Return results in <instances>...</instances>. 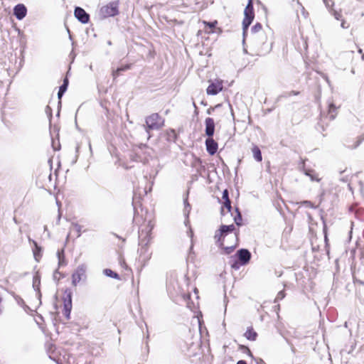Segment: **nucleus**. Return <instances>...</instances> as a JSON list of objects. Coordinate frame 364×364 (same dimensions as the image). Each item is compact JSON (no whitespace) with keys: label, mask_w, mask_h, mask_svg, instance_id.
Here are the masks:
<instances>
[{"label":"nucleus","mask_w":364,"mask_h":364,"mask_svg":"<svg viewBox=\"0 0 364 364\" xmlns=\"http://www.w3.org/2000/svg\"><path fill=\"white\" fill-rule=\"evenodd\" d=\"M103 273L108 277H111L116 279H120L119 275L117 272L112 271L110 269H105L103 270Z\"/></svg>","instance_id":"obj_25"},{"label":"nucleus","mask_w":364,"mask_h":364,"mask_svg":"<svg viewBox=\"0 0 364 364\" xmlns=\"http://www.w3.org/2000/svg\"><path fill=\"white\" fill-rule=\"evenodd\" d=\"M57 277H58V275H56V274H55V279H57Z\"/></svg>","instance_id":"obj_60"},{"label":"nucleus","mask_w":364,"mask_h":364,"mask_svg":"<svg viewBox=\"0 0 364 364\" xmlns=\"http://www.w3.org/2000/svg\"><path fill=\"white\" fill-rule=\"evenodd\" d=\"M45 111L49 118V120L50 121L52 118V109L48 105L46 107Z\"/></svg>","instance_id":"obj_39"},{"label":"nucleus","mask_w":364,"mask_h":364,"mask_svg":"<svg viewBox=\"0 0 364 364\" xmlns=\"http://www.w3.org/2000/svg\"><path fill=\"white\" fill-rule=\"evenodd\" d=\"M73 51H72V52L70 53V55H73Z\"/></svg>","instance_id":"obj_57"},{"label":"nucleus","mask_w":364,"mask_h":364,"mask_svg":"<svg viewBox=\"0 0 364 364\" xmlns=\"http://www.w3.org/2000/svg\"><path fill=\"white\" fill-rule=\"evenodd\" d=\"M57 257L58 259V265L59 266H64L66 264L63 250H58L57 252Z\"/></svg>","instance_id":"obj_26"},{"label":"nucleus","mask_w":364,"mask_h":364,"mask_svg":"<svg viewBox=\"0 0 364 364\" xmlns=\"http://www.w3.org/2000/svg\"><path fill=\"white\" fill-rule=\"evenodd\" d=\"M214 107H210L207 109V114H211L213 111L214 110Z\"/></svg>","instance_id":"obj_45"},{"label":"nucleus","mask_w":364,"mask_h":364,"mask_svg":"<svg viewBox=\"0 0 364 364\" xmlns=\"http://www.w3.org/2000/svg\"><path fill=\"white\" fill-rule=\"evenodd\" d=\"M72 306V291L66 289L63 296V315L68 320L70 318Z\"/></svg>","instance_id":"obj_7"},{"label":"nucleus","mask_w":364,"mask_h":364,"mask_svg":"<svg viewBox=\"0 0 364 364\" xmlns=\"http://www.w3.org/2000/svg\"><path fill=\"white\" fill-rule=\"evenodd\" d=\"M79 149H80V146H77V147H76V152H78V151H79Z\"/></svg>","instance_id":"obj_53"},{"label":"nucleus","mask_w":364,"mask_h":364,"mask_svg":"<svg viewBox=\"0 0 364 364\" xmlns=\"http://www.w3.org/2000/svg\"><path fill=\"white\" fill-rule=\"evenodd\" d=\"M224 208H225L227 209V211L228 213H230L231 212V210H232V206H231V201L230 200H224V204H223V207L221 208V210H220V213L221 215H225V210H224Z\"/></svg>","instance_id":"obj_28"},{"label":"nucleus","mask_w":364,"mask_h":364,"mask_svg":"<svg viewBox=\"0 0 364 364\" xmlns=\"http://www.w3.org/2000/svg\"><path fill=\"white\" fill-rule=\"evenodd\" d=\"M74 16L81 23L86 24L90 21V14L82 7H75Z\"/></svg>","instance_id":"obj_10"},{"label":"nucleus","mask_w":364,"mask_h":364,"mask_svg":"<svg viewBox=\"0 0 364 364\" xmlns=\"http://www.w3.org/2000/svg\"><path fill=\"white\" fill-rule=\"evenodd\" d=\"M86 265L84 264H80L75 271L72 274V284L77 286V284L82 280L86 278Z\"/></svg>","instance_id":"obj_9"},{"label":"nucleus","mask_w":364,"mask_h":364,"mask_svg":"<svg viewBox=\"0 0 364 364\" xmlns=\"http://www.w3.org/2000/svg\"><path fill=\"white\" fill-rule=\"evenodd\" d=\"M300 203L310 208L316 209L317 208V206L314 205L310 200H303Z\"/></svg>","instance_id":"obj_32"},{"label":"nucleus","mask_w":364,"mask_h":364,"mask_svg":"<svg viewBox=\"0 0 364 364\" xmlns=\"http://www.w3.org/2000/svg\"><path fill=\"white\" fill-rule=\"evenodd\" d=\"M134 218H133V222L135 223L136 225H139L140 220L136 214V210L135 206H134Z\"/></svg>","instance_id":"obj_35"},{"label":"nucleus","mask_w":364,"mask_h":364,"mask_svg":"<svg viewBox=\"0 0 364 364\" xmlns=\"http://www.w3.org/2000/svg\"><path fill=\"white\" fill-rule=\"evenodd\" d=\"M362 59L364 60V54L362 55Z\"/></svg>","instance_id":"obj_58"},{"label":"nucleus","mask_w":364,"mask_h":364,"mask_svg":"<svg viewBox=\"0 0 364 364\" xmlns=\"http://www.w3.org/2000/svg\"><path fill=\"white\" fill-rule=\"evenodd\" d=\"M236 215L234 217V221L237 226L242 225V218L241 213L237 207L235 208Z\"/></svg>","instance_id":"obj_27"},{"label":"nucleus","mask_w":364,"mask_h":364,"mask_svg":"<svg viewBox=\"0 0 364 364\" xmlns=\"http://www.w3.org/2000/svg\"><path fill=\"white\" fill-rule=\"evenodd\" d=\"M60 274L58 270H55V272H54V274H53V279H55V274Z\"/></svg>","instance_id":"obj_48"},{"label":"nucleus","mask_w":364,"mask_h":364,"mask_svg":"<svg viewBox=\"0 0 364 364\" xmlns=\"http://www.w3.org/2000/svg\"><path fill=\"white\" fill-rule=\"evenodd\" d=\"M121 72H117V70H114L112 72V75L114 77V78H116L120 73Z\"/></svg>","instance_id":"obj_44"},{"label":"nucleus","mask_w":364,"mask_h":364,"mask_svg":"<svg viewBox=\"0 0 364 364\" xmlns=\"http://www.w3.org/2000/svg\"><path fill=\"white\" fill-rule=\"evenodd\" d=\"M229 107H230V110H231V114H232V117L234 118V112H233V109L232 108V105L230 104H229Z\"/></svg>","instance_id":"obj_47"},{"label":"nucleus","mask_w":364,"mask_h":364,"mask_svg":"<svg viewBox=\"0 0 364 364\" xmlns=\"http://www.w3.org/2000/svg\"><path fill=\"white\" fill-rule=\"evenodd\" d=\"M183 203H184L183 214L186 217V220H185L184 223H185V225L187 226L189 223L188 215H189V213H190L191 209V205L189 204V203L188 201V196L183 199Z\"/></svg>","instance_id":"obj_18"},{"label":"nucleus","mask_w":364,"mask_h":364,"mask_svg":"<svg viewBox=\"0 0 364 364\" xmlns=\"http://www.w3.org/2000/svg\"><path fill=\"white\" fill-rule=\"evenodd\" d=\"M299 91H295V90H292L290 92H289L288 94L285 95H280L279 97H278V100L282 97H289L291 95H299Z\"/></svg>","instance_id":"obj_37"},{"label":"nucleus","mask_w":364,"mask_h":364,"mask_svg":"<svg viewBox=\"0 0 364 364\" xmlns=\"http://www.w3.org/2000/svg\"><path fill=\"white\" fill-rule=\"evenodd\" d=\"M154 227V223L151 220V215L149 218H145L142 224H140L139 230V245L138 252L139 254V260L145 266L151 257V252L149 250V244L151 240V231Z\"/></svg>","instance_id":"obj_1"},{"label":"nucleus","mask_w":364,"mask_h":364,"mask_svg":"<svg viewBox=\"0 0 364 364\" xmlns=\"http://www.w3.org/2000/svg\"><path fill=\"white\" fill-rule=\"evenodd\" d=\"M119 14V1H114L103 6L100 10L101 18L113 17Z\"/></svg>","instance_id":"obj_6"},{"label":"nucleus","mask_w":364,"mask_h":364,"mask_svg":"<svg viewBox=\"0 0 364 364\" xmlns=\"http://www.w3.org/2000/svg\"><path fill=\"white\" fill-rule=\"evenodd\" d=\"M329 13L334 16V18L338 21L342 20V14L341 11H336L334 9L329 10Z\"/></svg>","instance_id":"obj_29"},{"label":"nucleus","mask_w":364,"mask_h":364,"mask_svg":"<svg viewBox=\"0 0 364 364\" xmlns=\"http://www.w3.org/2000/svg\"><path fill=\"white\" fill-rule=\"evenodd\" d=\"M60 107H61V106H59V105H58V112H57V114H56V116H57V117H59V116H60Z\"/></svg>","instance_id":"obj_49"},{"label":"nucleus","mask_w":364,"mask_h":364,"mask_svg":"<svg viewBox=\"0 0 364 364\" xmlns=\"http://www.w3.org/2000/svg\"><path fill=\"white\" fill-rule=\"evenodd\" d=\"M107 44H108V45H111V44H112L111 41H109L107 42Z\"/></svg>","instance_id":"obj_54"},{"label":"nucleus","mask_w":364,"mask_h":364,"mask_svg":"<svg viewBox=\"0 0 364 364\" xmlns=\"http://www.w3.org/2000/svg\"><path fill=\"white\" fill-rule=\"evenodd\" d=\"M40 283V277L38 276H34L33 279V287L34 290L37 291L38 297H41V296L39 288Z\"/></svg>","instance_id":"obj_23"},{"label":"nucleus","mask_w":364,"mask_h":364,"mask_svg":"<svg viewBox=\"0 0 364 364\" xmlns=\"http://www.w3.org/2000/svg\"><path fill=\"white\" fill-rule=\"evenodd\" d=\"M236 245H232V246H228L224 247V245L221 247L224 250V253L225 255H229L233 252V250L235 249Z\"/></svg>","instance_id":"obj_31"},{"label":"nucleus","mask_w":364,"mask_h":364,"mask_svg":"<svg viewBox=\"0 0 364 364\" xmlns=\"http://www.w3.org/2000/svg\"><path fill=\"white\" fill-rule=\"evenodd\" d=\"M244 19L242 21V43H245V38L247 34L248 28L251 25L254 18L255 12L253 7V0H248V3L244 11Z\"/></svg>","instance_id":"obj_4"},{"label":"nucleus","mask_w":364,"mask_h":364,"mask_svg":"<svg viewBox=\"0 0 364 364\" xmlns=\"http://www.w3.org/2000/svg\"><path fill=\"white\" fill-rule=\"evenodd\" d=\"M205 133L207 137H213L215 133V122L213 118L207 117L205 120Z\"/></svg>","instance_id":"obj_13"},{"label":"nucleus","mask_w":364,"mask_h":364,"mask_svg":"<svg viewBox=\"0 0 364 364\" xmlns=\"http://www.w3.org/2000/svg\"><path fill=\"white\" fill-rule=\"evenodd\" d=\"M302 169L304 171V173L309 176L311 181H316L319 182L321 178H318V175L316 173L315 171L313 169H306L304 166V162L302 163Z\"/></svg>","instance_id":"obj_16"},{"label":"nucleus","mask_w":364,"mask_h":364,"mask_svg":"<svg viewBox=\"0 0 364 364\" xmlns=\"http://www.w3.org/2000/svg\"><path fill=\"white\" fill-rule=\"evenodd\" d=\"M235 227L233 224L229 225H222L220 227V230L223 233V235L225 236L227 235H228L229 233H231L232 232H233L235 230Z\"/></svg>","instance_id":"obj_21"},{"label":"nucleus","mask_w":364,"mask_h":364,"mask_svg":"<svg viewBox=\"0 0 364 364\" xmlns=\"http://www.w3.org/2000/svg\"><path fill=\"white\" fill-rule=\"evenodd\" d=\"M216 23H217V21L209 22L207 23L209 28L210 29L209 31H208V33L213 32V29L215 28Z\"/></svg>","instance_id":"obj_40"},{"label":"nucleus","mask_w":364,"mask_h":364,"mask_svg":"<svg viewBox=\"0 0 364 364\" xmlns=\"http://www.w3.org/2000/svg\"><path fill=\"white\" fill-rule=\"evenodd\" d=\"M240 349L243 350L244 353H247L250 356L253 357L250 348L245 346H240Z\"/></svg>","instance_id":"obj_38"},{"label":"nucleus","mask_w":364,"mask_h":364,"mask_svg":"<svg viewBox=\"0 0 364 364\" xmlns=\"http://www.w3.org/2000/svg\"><path fill=\"white\" fill-rule=\"evenodd\" d=\"M220 105H217L215 106V108H216V107H220Z\"/></svg>","instance_id":"obj_59"},{"label":"nucleus","mask_w":364,"mask_h":364,"mask_svg":"<svg viewBox=\"0 0 364 364\" xmlns=\"http://www.w3.org/2000/svg\"><path fill=\"white\" fill-rule=\"evenodd\" d=\"M131 65H125L124 66H121L117 69V72H123L130 69Z\"/></svg>","instance_id":"obj_36"},{"label":"nucleus","mask_w":364,"mask_h":364,"mask_svg":"<svg viewBox=\"0 0 364 364\" xmlns=\"http://www.w3.org/2000/svg\"><path fill=\"white\" fill-rule=\"evenodd\" d=\"M27 14V9L23 4H18L14 8V15L18 20H22Z\"/></svg>","instance_id":"obj_12"},{"label":"nucleus","mask_w":364,"mask_h":364,"mask_svg":"<svg viewBox=\"0 0 364 364\" xmlns=\"http://www.w3.org/2000/svg\"><path fill=\"white\" fill-rule=\"evenodd\" d=\"M145 122L146 124L142 127L146 133L147 139H149L151 138L150 131L160 129L164 124V119L158 113H153L146 117Z\"/></svg>","instance_id":"obj_2"},{"label":"nucleus","mask_w":364,"mask_h":364,"mask_svg":"<svg viewBox=\"0 0 364 364\" xmlns=\"http://www.w3.org/2000/svg\"><path fill=\"white\" fill-rule=\"evenodd\" d=\"M236 364H247V363L245 360H240L237 361Z\"/></svg>","instance_id":"obj_46"},{"label":"nucleus","mask_w":364,"mask_h":364,"mask_svg":"<svg viewBox=\"0 0 364 364\" xmlns=\"http://www.w3.org/2000/svg\"><path fill=\"white\" fill-rule=\"evenodd\" d=\"M205 144L206 151L210 155L213 156L217 152L218 144L213 137H207L205 141Z\"/></svg>","instance_id":"obj_11"},{"label":"nucleus","mask_w":364,"mask_h":364,"mask_svg":"<svg viewBox=\"0 0 364 364\" xmlns=\"http://www.w3.org/2000/svg\"><path fill=\"white\" fill-rule=\"evenodd\" d=\"M3 301V289L0 288V314H1V303Z\"/></svg>","instance_id":"obj_43"},{"label":"nucleus","mask_w":364,"mask_h":364,"mask_svg":"<svg viewBox=\"0 0 364 364\" xmlns=\"http://www.w3.org/2000/svg\"><path fill=\"white\" fill-rule=\"evenodd\" d=\"M349 23H347L345 20L342 19L341 20V26L343 28H348L349 27Z\"/></svg>","instance_id":"obj_42"},{"label":"nucleus","mask_w":364,"mask_h":364,"mask_svg":"<svg viewBox=\"0 0 364 364\" xmlns=\"http://www.w3.org/2000/svg\"><path fill=\"white\" fill-rule=\"evenodd\" d=\"M322 1L328 11H329V10L333 9V7L334 6L333 0H322Z\"/></svg>","instance_id":"obj_30"},{"label":"nucleus","mask_w":364,"mask_h":364,"mask_svg":"<svg viewBox=\"0 0 364 364\" xmlns=\"http://www.w3.org/2000/svg\"><path fill=\"white\" fill-rule=\"evenodd\" d=\"M252 257L251 252L245 248L240 249L237 251L235 255L232 257L231 267L235 270L240 269L241 266L247 264Z\"/></svg>","instance_id":"obj_3"},{"label":"nucleus","mask_w":364,"mask_h":364,"mask_svg":"<svg viewBox=\"0 0 364 364\" xmlns=\"http://www.w3.org/2000/svg\"><path fill=\"white\" fill-rule=\"evenodd\" d=\"M223 89V85L220 82H212L208 87L206 92L208 95H215L219 93Z\"/></svg>","instance_id":"obj_14"},{"label":"nucleus","mask_w":364,"mask_h":364,"mask_svg":"<svg viewBox=\"0 0 364 364\" xmlns=\"http://www.w3.org/2000/svg\"><path fill=\"white\" fill-rule=\"evenodd\" d=\"M272 109H267V112H272Z\"/></svg>","instance_id":"obj_55"},{"label":"nucleus","mask_w":364,"mask_h":364,"mask_svg":"<svg viewBox=\"0 0 364 364\" xmlns=\"http://www.w3.org/2000/svg\"><path fill=\"white\" fill-rule=\"evenodd\" d=\"M325 80H326V82L329 84V80L327 76H325Z\"/></svg>","instance_id":"obj_52"},{"label":"nucleus","mask_w":364,"mask_h":364,"mask_svg":"<svg viewBox=\"0 0 364 364\" xmlns=\"http://www.w3.org/2000/svg\"><path fill=\"white\" fill-rule=\"evenodd\" d=\"M73 226L74 228V229L75 230V231L77 232V237H80L81 235V231H82V226L80 225L79 224L77 223H73Z\"/></svg>","instance_id":"obj_34"},{"label":"nucleus","mask_w":364,"mask_h":364,"mask_svg":"<svg viewBox=\"0 0 364 364\" xmlns=\"http://www.w3.org/2000/svg\"><path fill=\"white\" fill-rule=\"evenodd\" d=\"M284 297H285V292L284 290H282L278 292V294L275 298L274 302H278L279 301L282 300Z\"/></svg>","instance_id":"obj_33"},{"label":"nucleus","mask_w":364,"mask_h":364,"mask_svg":"<svg viewBox=\"0 0 364 364\" xmlns=\"http://www.w3.org/2000/svg\"><path fill=\"white\" fill-rule=\"evenodd\" d=\"M262 24L260 23H256L251 28V33L252 36V40L256 42L257 46L263 49L267 43V36L263 32H262Z\"/></svg>","instance_id":"obj_5"},{"label":"nucleus","mask_w":364,"mask_h":364,"mask_svg":"<svg viewBox=\"0 0 364 364\" xmlns=\"http://www.w3.org/2000/svg\"><path fill=\"white\" fill-rule=\"evenodd\" d=\"M67 30H68V33H69V38H70V40H72V36H71V35H70V32L69 28H67Z\"/></svg>","instance_id":"obj_51"},{"label":"nucleus","mask_w":364,"mask_h":364,"mask_svg":"<svg viewBox=\"0 0 364 364\" xmlns=\"http://www.w3.org/2000/svg\"><path fill=\"white\" fill-rule=\"evenodd\" d=\"M223 199L224 200H229V192L227 189L224 190L223 192Z\"/></svg>","instance_id":"obj_41"},{"label":"nucleus","mask_w":364,"mask_h":364,"mask_svg":"<svg viewBox=\"0 0 364 364\" xmlns=\"http://www.w3.org/2000/svg\"><path fill=\"white\" fill-rule=\"evenodd\" d=\"M252 151L254 159L258 162L262 161V156L259 148L257 146H254L252 149Z\"/></svg>","instance_id":"obj_20"},{"label":"nucleus","mask_w":364,"mask_h":364,"mask_svg":"<svg viewBox=\"0 0 364 364\" xmlns=\"http://www.w3.org/2000/svg\"><path fill=\"white\" fill-rule=\"evenodd\" d=\"M28 241L30 243L33 245V252L35 259L37 262H39L40 259L42 257V248L38 245V243L35 240L31 239L30 237H28Z\"/></svg>","instance_id":"obj_15"},{"label":"nucleus","mask_w":364,"mask_h":364,"mask_svg":"<svg viewBox=\"0 0 364 364\" xmlns=\"http://www.w3.org/2000/svg\"><path fill=\"white\" fill-rule=\"evenodd\" d=\"M225 237V235H223L220 229L215 232L214 238L215 240L216 244L219 247H222L223 246Z\"/></svg>","instance_id":"obj_19"},{"label":"nucleus","mask_w":364,"mask_h":364,"mask_svg":"<svg viewBox=\"0 0 364 364\" xmlns=\"http://www.w3.org/2000/svg\"><path fill=\"white\" fill-rule=\"evenodd\" d=\"M245 336L247 340L255 341L257 337V333L252 328H248L245 333Z\"/></svg>","instance_id":"obj_22"},{"label":"nucleus","mask_w":364,"mask_h":364,"mask_svg":"<svg viewBox=\"0 0 364 364\" xmlns=\"http://www.w3.org/2000/svg\"><path fill=\"white\" fill-rule=\"evenodd\" d=\"M52 146H53L54 150H57L58 149V148H56L55 146V141H53V142H52Z\"/></svg>","instance_id":"obj_50"},{"label":"nucleus","mask_w":364,"mask_h":364,"mask_svg":"<svg viewBox=\"0 0 364 364\" xmlns=\"http://www.w3.org/2000/svg\"><path fill=\"white\" fill-rule=\"evenodd\" d=\"M364 141V134L358 136L353 144H347L348 148L354 149H356Z\"/></svg>","instance_id":"obj_24"},{"label":"nucleus","mask_w":364,"mask_h":364,"mask_svg":"<svg viewBox=\"0 0 364 364\" xmlns=\"http://www.w3.org/2000/svg\"><path fill=\"white\" fill-rule=\"evenodd\" d=\"M336 107L333 104L330 103L328 105V111L326 114L325 113H321V120L318 123V129L321 128L322 131H324L323 123L325 119H328L329 120H333L336 118Z\"/></svg>","instance_id":"obj_8"},{"label":"nucleus","mask_w":364,"mask_h":364,"mask_svg":"<svg viewBox=\"0 0 364 364\" xmlns=\"http://www.w3.org/2000/svg\"><path fill=\"white\" fill-rule=\"evenodd\" d=\"M74 45H75V43L73 41L72 42V46H74Z\"/></svg>","instance_id":"obj_56"},{"label":"nucleus","mask_w":364,"mask_h":364,"mask_svg":"<svg viewBox=\"0 0 364 364\" xmlns=\"http://www.w3.org/2000/svg\"><path fill=\"white\" fill-rule=\"evenodd\" d=\"M68 86V80L67 78H65L63 80V84L60 86L59 90L58 92V98L59 100L58 101V105L61 106V98L66 92Z\"/></svg>","instance_id":"obj_17"}]
</instances>
